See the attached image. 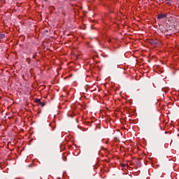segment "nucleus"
Returning <instances> with one entry per match:
<instances>
[{
	"instance_id": "nucleus-6",
	"label": "nucleus",
	"mask_w": 179,
	"mask_h": 179,
	"mask_svg": "<svg viewBox=\"0 0 179 179\" xmlns=\"http://www.w3.org/2000/svg\"><path fill=\"white\" fill-rule=\"evenodd\" d=\"M166 31H169L167 29H164V30H162V32L163 33H166Z\"/></svg>"
},
{
	"instance_id": "nucleus-5",
	"label": "nucleus",
	"mask_w": 179,
	"mask_h": 179,
	"mask_svg": "<svg viewBox=\"0 0 179 179\" xmlns=\"http://www.w3.org/2000/svg\"><path fill=\"white\" fill-rule=\"evenodd\" d=\"M39 104L41 106V107H44V106H45V103L44 102H41V101Z\"/></svg>"
},
{
	"instance_id": "nucleus-7",
	"label": "nucleus",
	"mask_w": 179,
	"mask_h": 179,
	"mask_svg": "<svg viewBox=\"0 0 179 179\" xmlns=\"http://www.w3.org/2000/svg\"><path fill=\"white\" fill-rule=\"evenodd\" d=\"M44 1H48V0H44Z\"/></svg>"
},
{
	"instance_id": "nucleus-4",
	"label": "nucleus",
	"mask_w": 179,
	"mask_h": 179,
	"mask_svg": "<svg viewBox=\"0 0 179 179\" xmlns=\"http://www.w3.org/2000/svg\"><path fill=\"white\" fill-rule=\"evenodd\" d=\"M0 38H1V39L5 38V34L0 33Z\"/></svg>"
},
{
	"instance_id": "nucleus-3",
	"label": "nucleus",
	"mask_w": 179,
	"mask_h": 179,
	"mask_svg": "<svg viewBox=\"0 0 179 179\" xmlns=\"http://www.w3.org/2000/svg\"><path fill=\"white\" fill-rule=\"evenodd\" d=\"M35 103H37L38 104H40L41 103V100L38 99H36L35 100Z\"/></svg>"
},
{
	"instance_id": "nucleus-2",
	"label": "nucleus",
	"mask_w": 179,
	"mask_h": 179,
	"mask_svg": "<svg viewBox=\"0 0 179 179\" xmlns=\"http://www.w3.org/2000/svg\"><path fill=\"white\" fill-rule=\"evenodd\" d=\"M165 3L170 6V5H171V0H165Z\"/></svg>"
},
{
	"instance_id": "nucleus-1",
	"label": "nucleus",
	"mask_w": 179,
	"mask_h": 179,
	"mask_svg": "<svg viewBox=\"0 0 179 179\" xmlns=\"http://www.w3.org/2000/svg\"><path fill=\"white\" fill-rule=\"evenodd\" d=\"M166 17H167V13L159 14L157 16V20H161L162 19H166Z\"/></svg>"
}]
</instances>
